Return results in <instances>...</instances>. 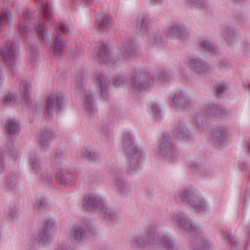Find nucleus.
<instances>
[{
  "label": "nucleus",
  "mask_w": 250,
  "mask_h": 250,
  "mask_svg": "<svg viewBox=\"0 0 250 250\" xmlns=\"http://www.w3.org/2000/svg\"><path fill=\"white\" fill-rule=\"evenodd\" d=\"M114 185L121 195L127 196L131 195L132 188L123 176H118L114 181Z\"/></svg>",
  "instance_id": "23"
},
{
  "label": "nucleus",
  "mask_w": 250,
  "mask_h": 250,
  "mask_svg": "<svg viewBox=\"0 0 250 250\" xmlns=\"http://www.w3.org/2000/svg\"><path fill=\"white\" fill-rule=\"evenodd\" d=\"M221 33L224 40L229 44L237 42L239 39V31L231 26L227 25L223 27Z\"/></svg>",
  "instance_id": "22"
},
{
  "label": "nucleus",
  "mask_w": 250,
  "mask_h": 250,
  "mask_svg": "<svg viewBox=\"0 0 250 250\" xmlns=\"http://www.w3.org/2000/svg\"><path fill=\"white\" fill-rule=\"evenodd\" d=\"M4 128L6 134L11 137L18 135L20 132L19 121L16 119H9L7 120Z\"/></svg>",
  "instance_id": "25"
},
{
  "label": "nucleus",
  "mask_w": 250,
  "mask_h": 250,
  "mask_svg": "<svg viewBox=\"0 0 250 250\" xmlns=\"http://www.w3.org/2000/svg\"><path fill=\"white\" fill-rule=\"evenodd\" d=\"M167 38L185 39L189 35L188 30L184 23L180 22H174L164 30Z\"/></svg>",
  "instance_id": "13"
},
{
  "label": "nucleus",
  "mask_w": 250,
  "mask_h": 250,
  "mask_svg": "<svg viewBox=\"0 0 250 250\" xmlns=\"http://www.w3.org/2000/svg\"><path fill=\"white\" fill-rule=\"evenodd\" d=\"M66 104V99L62 91H55L49 94L46 101L47 115L53 116V112L59 114L63 111Z\"/></svg>",
  "instance_id": "9"
},
{
  "label": "nucleus",
  "mask_w": 250,
  "mask_h": 250,
  "mask_svg": "<svg viewBox=\"0 0 250 250\" xmlns=\"http://www.w3.org/2000/svg\"><path fill=\"white\" fill-rule=\"evenodd\" d=\"M136 26L141 32H146L145 42L149 48L158 46L162 43L163 39L160 31L151 28V20L148 14L141 13L138 15Z\"/></svg>",
  "instance_id": "2"
},
{
  "label": "nucleus",
  "mask_w": 250,
  "mask_h": 250,
  "mask_svg": "<svg viewBox=\"0 0 250 250\" xmlns=\"http://www.w3.org/2000/svg\"><path fill=\"white\" fill-rule=\"evenodd\" d=\"M92 175L89 173H86L84 176V180L88 184L92 183Z\"/></svg>",
  "instance_id": "60"
},
{
  "label": "nucleus",
  "mask_w": 250,
  "mask_h": 250,
  "mask_svg": "<svg viewBox=\"0 0 250 250\" xmlns=\"http://www.w3.org/2000/svg\"><path fill=\"white\" fill-rule=\"evenodd\" d=\"M132 250H153V228L145 234H133L128 239Z\"/></svg>",
  "instance_id": "8"
},
{
  "label": "nucleus",
  "mask_w": 250,
  "mask_h": 250,
  "mask_svg": "<svg viewBox=\"0 0 250 250\" xmlns=\"http://www.w3.org/2000/svg\"><path fill=\"white\" fill-rule=\"evenodd\" d=\"M242 54L244 56L250 55V42H245L242 48Z\"/></svg>",
  "instance_id": "57"
},
{
  "label": "nucleus",
  "mask_w": 250,
  "mask_h": 250,
  "mask_svg": "<svg viewBox=\"0 0 250 250\" xmlns=\"http://www.w3.org/2000/svg\"><path fill=\"white\" fill-rule=\"evenodd\" d=\"M180 229L191 235H199L198 239L194 241L191 250H213L214 249L212 244L203 235L200 226L189 217Z\"/></svg>",
  "instance_id": "4"
},
{
  "label": "nucleus",
  "mask_w": 250,
  "mask_h": 250,
  "mask_svg": "<svg viewBox=\"0 0 250 250\" xmlns=\"http://www.w3.org/2000/svg\"><path fill=\"white\" fill-rule=\"evenodd\" d=\"M84 225L88 231H90L93 229V222L90 220H85L84 221Z\"/></svg>",
  "instance_id": "59"
},
{
  "label": "nucleus",
  "mask_w": 250,
  "mask_h": 250,
  "mask_svg": "<svg viewBox=\"0 0 250 250\" xmlns=\"http://www.w3.org/2000/svg\"><path fill=\"white\" fill-rule=\"evenodd\" d=\"M187 65L191 71L198 74L206 73L210 70L209 65L205 61L198 57L190 59Z\"/></svg>",
  "instance_id": "20"
},
{
  "label": "nucleus",
  "mask_w": 250,
  "mask_h": 250,
  "mask_svg": "<svg viewBox=\"0 0 250 250\" xmlns=\"http://www.w3.org/2000/svg\"><path fill=\"white\" fill-rule=\"evenodd\" d=\"M48 205V201L46 199L42 196L36 198L34 203V207L38 210L45 209Z\"/></svg>",
  "instance_id": "46"
},
{
  "label": "nucleus",
  "mask_w": 250,
  "mask_h": 250,
  "mask_svg": "<svg viewBox=\"0 0 250 250\" xmlns=\"http://www.w3.org/2000/svg\"><path fill=\"white\" fill-rule=\"evenodd\" d=\"M42 229L54 234L57 229V224L55 220L53 218H50L45 219Z\"/></svg>",
  "instance_id": "41"
},
{
  "label": "nucleus",
  "mask_w": 250,
  "mask_h": 250,
  "mask_svg": "<svg viewBox=\"0 0 250 250\" xmlns=\"http://www.w3.org/2000/svg\"><path fill=\"white\" fill-rule=\"evenodd\" d=\"M227 128L225 127L219 126L214 129L211 139L215 146H220L226 140L227 138Z\"/></svg>",
  "instance_id": "24"
},
{
  "label": "nucleus",
  "mask_w": 250,
  "mask_h": 250,
  "mask_svg": "<svg viewBox=\"0 0 250 250\" xmlns=\"http://www.w3.org/2000/svg\"><path fill=\"white\" fill-rule=\"evenodd\" d=\"M81 153L82 159L89 163H92L94 158V150L92 146L83 148Z\"/></svg>",
  "instance_id": "44"
},
{
  "label": "nucleus",
  "mask_w": 250,
  "mask_h": 250,
  "mask_svg": "<svg viewBox=\"0 0 250 250\" xmlns=\"http://www.w3.org/2000/svg\"><path fill=\"white\" fill-rule=\"evenodd\" d=\"M32 15L33 14L32 13L26 11L23 13V18L25 20H27L28 19L31 18V17L32 16Z\"/></svg>",
  "instance_id": "61"
},
{
  "label": "nucleus",
  "mask_w": 250,
  "mask_h": 250,
  "mask_svg": "<svg viewBox=\"0 0 250 250\" xmlns=\"http://www.w3.org/2000/svg\"><path fill=\"white\" fill-rule=\"evenodd\" d=\"M123 47L124 50L123 56L119 60H114L112 64V67H116L123 62V60L129 61L139 54V49L135 45L134 42L132 39L126 41L123 44Z\"/></svg>",
  "instance_id": "16"
},
{
  "label": "nucleus",
  "mask_w": 250,
  "mask_h": 250,
  "mask_svg": "<svg viewBox=\"0 0 250 250\" xmlns=\"http://www.w3.org/2000/svg\"><path fill=\"white\" fill-rule=\"evenodd\" d=\"M35 28L38 36L42 39L43 42L47 43L49 40L46 35V31L44 23L39 21L38 23L35 24Z\"/></svg>",
  "instance_id": "39"
},
{
  "label": "nucleus",
  "mask_w": 250,
  "mask_h": 250,
  "mask_svg": "<svg viewBox=\"0 0 250 250\" xmlns=\"http://www.w3.org/2000/svg\"><path fill=\"white\" fill-rule=\"evenodd\" d=\"M222 237L225 241H229L233 245L231 250H237L239 243L237 242L232 235L231 234L229 231L222 230L221 231Z\"/></svg>",
  "instance_id": "43"
},
{
  "label": "nucleus",
  "mask_w": 250,
  "mask_h": 250,
  "mask_svg": "<svg viewBox=\"0 0 250 250\" xmlns=\"http://www.w3.org/2000/svg\"><path fill=\"white\" fill-rule=\"evenodd\" d=\"M76 86L78 88H80L82 86V82L81 78H78L76 80Z\"/></svg>",
  "instance_id": "63"
},
{
  "label": "nucleus",
  "mask_w": 250,
  "mask_h": 250,
  "mask_svg": "<svg viewBox=\"0 0 250 250\" xmlns=\"http://www.w3.org/2000/svg\"><path fill=\"white\" fill-rule=\"evenodd\" d=\"M19 89L21 94L27 105H29L31 102L30 99V85L25 81L21 82L19 85Z\"/></svg>",
  "instance_id": "34"
},
{
  "label": "nucleus",
  "mask_w": 250,
  "mask_h": 250,
  "mask_svg": "<svg viewBox=\"0 0 250 250\" xmlns=\"http://www.w3.org/2000/svg\"><path fill=\"white\" fill-rule=\"evenodd\" d=\"M187 164L190 169L195 172L201 170L203 172L204 167L201 166L199 162L196 161L194 159L190 158L187 159Z\"/></svg>",
  "instance_id": "48"
},
{
  "label": "nucleus",
  "mask_w": 250,
  "mask_h": 250,
  "mask_svg": "<svg viewBox=\"0 0 250 250\" xmlns=\"http://www.w3.org/2000/svg\"><path fill=\"white\" fill-rule=\"evenodd\" d=\"M16 101V96L9 92L6 94L2 99V102L5 105H10L14 104Z\"/></svg>",
  "instance_id": "53"
},
{
  "label": "nucleus",
  "mask_w": 250,
  "mask_h": 250,
  "mask_svg": "<svg viewBox=\"0 0 250 250\" xmlns=\"http://www.w3.org/2000/svg\"><path fill=\"white\" fill-rule=\"evenodd\" d=\"M59 28L61 31L64 34H67L70 32V30L68 26L64 23H60Z\"/></svg>",
  "instance_id": "58"
},
{
  "label": "nucleus",
  "mask_w": 250,
  "mask_h": 250,
  "mask_svg": "<svg viewBox=\"0 0 250 250\" xmlns=\"http://www.w3.org/2000/svg\"><path fill=\"white\" fill-rule=\"evenodd\" d=\"M8 156L11 160H16L19 157L18 150L14 147L13 143L12 142H10L5 147L0 149V174L6 169Z\"/></svg>",
  "instance_id": "15"
},
{
  "label": "nucleus",
  "mask_w": 250,
  "mask_h": 250,
  "mask_svg": "<svg viewBox=\"0 0 250 250\" xmlns=\"http://www.w3.org/2000/svg\"><path fill=\"white\" fill-rule=\"evenodd\" d=\"M19 29L21 36L23 39H25L27 37L29 33V29L26 23L24 22H20Z\"/></svg>",
  "instance_id": "54"
},
{
  "label": "nucleus",
  "mask_w": 250,
  "mask_h": 250,
  "mask_svg": "<svg viewBox=\"0 0 250 250\" xmlns=\"http://www.w3.org/2000/svg\"><path fill=\"white\" fill-rule=\"evenodd\" d=\"M54 234L41 229L38 234L39 241L42 245H46L53 240Z\"/></svg>",
  "instance_id": "36"
},
{
  "label": "nucleus",
  "mask_w": 250,
  "mask_h": 250,
  "mask_svg": "<svg viewBox=\"0 0 250 250\" xmlns=\"http://www.w3.org/2000/svg\"><path fill=\"white\" fill-rule=\"evenodd\" d=\"M113 26L112 19L111 16H104L100 20L97 31L99 33H107Z\"/></svg>",
  "instance_id": "31"
},
{
  "label": "nucleus",
  "mask_w": 250,
  "mask_h": 250,
  "mask_svg": "<svg viewBox=\"0 0 250 250\" xmlns=\"http://www.w3.org/2000/svg\"><path fill=\"white\" fill-rule=\"evenodd\" d=\"M55 179L59 184L66 185L73 181L74 175L70 172L61 170L56 173Z\"/></svg>",
  "instance_id": "30"
},
{
  "label": "nucleus",
  "mask_w": 250,
  "mask_h": 250,
  "mask_svg": "<svg viewBox=\"0 0 250 250\" xmlns=\"http://www.w3.org/2000/svg\"><path fill=\"white\" fill-rule=\"evenodd\" d=\"M178 137L180 139L188 140L192 137L189 129L184 123H180L177 128Z\"/></svg>",
  "instance_id": "35"
},
{
  "label": "nucleus",
  "mask_w": 250,
  "mask_h": 250,
  "mask_svg": "<svg viewBox=\"0 0 250 250\" xmlns=\"http://www.w3.org/2000/svg\"><path fill=\"white\" fill-rule=\"evenodd\" d=\"M123 137L126 159L125 170L128 174H134L141 168L145 155L142 150L135 145L134 136L130 132L125 131Z\"/></svg>",
  "instance_id": "1"
},
{
  "label": "nucleus",
  "mask_w": 250,
  "mask_h": 250,
  "mask_svg": "<svg viewBox=\"0 0 250 250\" xmlns=\"http://www.w3.org/2000/svg\"><path fill=\"white\" fill-rule=\"evenodd\" d=\"M127 79L123 75H117L113 79L112 84L115 87H121L126 83Z\"/></svg>",
  "instance_id": "50"
},
{
  "label": "nucleus",
  "mask_w": 250,
  "mask_h": 250,
  "mask_svg": "<svg viewBox=\"0 0 250 250\" xmlns=\"http://www.w3.org/2000/svg\"><path fill=\"white\" fill-rule=\"evenodd\" d=\"M162 138L159 141V145L156 151L160 156L170 160L174 158L177 156L175 146L172 138L167 133H163Z\"/></svg>",
  "instance_id": "11"
},
{
  "label": "nucleus",
  "mask_w": 250,
  "mask_h": 250,
  "mask_svg": "<svg viewBox=\"0 0 250 250\" xmlns=\"http://www.w3.org/2000/svg\"><path fill=\"white\" fill-rule=\"evenodd\" d=\"M56 36L54 42V54L55 56L60 57L63 53L66 43L62 39L61 35L59 33L58 27H55Z\"/></svg>",
  "instance_id": "29"
},
{
  "label": "nucleus",
  "mask_w": 250,
  "mask_h": 250,
  "mask_svg": "<svg viewBox=\"0 0 250 250\" xmlns=\"http://www.w3.org/2000/svg\"><path fill=\"white\" fill-rule=\"evenodd\" d=\"M68 240L74 245L81 244L86 238V230L80 224L73 225L67 232Z\"/></svg>",
  "instance_id": "17"
},
{
  "label": "nucleus",
  "mask_w": 250,
  "mask_h": 250,
  "mask_svg": "<svg viewBox=\"0 0 250 250\" xmlns=\"http://www.w3.org/2000/svg\"><path fill=\"white\" fill-rule=\"evenodd\" d=\"M187 3L193 7L204 8L207 6V0H187Z\"/></svg>",
  "instance_id": "51"
},
{
  "label": "nucleus",
  "mask_w": 250,
  "mask_h": 250,
  "mask_svg": "<svg viewBox=\"0 0 250 250\" xmlns=\"http://www.w3.org/2000/svg\"><path fill=\"white\" fill-rule=\"evenodd\" d=\"M148 0L151 4H152L153 5H155V4H160L162 3V2H163L164 0Z\"/></svg>",
  "instance_id": "62"
},
{
  "label": "nucleus",
  "mask_w": 250,
  "mask_h": 250,
  "mask_svg": "<svg viewBox=\"0 0 250 250\" xmlns=\"http://www.w3.org/2000/svg\"><path fill=\"white\" fill-rule=\"evenodd\" d=\"M95 84L99 89L100 93L104 99L107 98L110 81L104 73H99L95 76Z\"/></svg>",
  "instance_id": "18"
},
{
  "label": "nucleus",
  "mask_w": 250,
  "mask_h": 250,
  "mask_svg": "<svg viewBox=\"0 0 250 250\" xmlns=\"http://www.w3.org/2000/svg\"><path fill=\"white\" fill-rule=\"evenodd\" d=\"M226 90V87L222 84H220L217 86L214 91V94L218 98L222 97V95L225 92Z\"/></svg>",
  "instance_id": "56"
},
{
  "label": "nucleus",
  "mask_w": 250,
  "mask_h": 250,
  "mask_svg": "<svg viewBox=\"0 0 250 250\" xmlns=\"http://www.w3.org/2000/svg\"><path fill=\"white\" fill-rule=\"evenodd\" d=\"M38 53V46L36 44H28L27 49V57L32 62L35 61L36 56Z\"/></svg>",
  "instance_id": "49"
},
{
  "label": "nucleus",
  "mask_w": 250,
  "mask_h": 250,
  "mask_svg": "<svg viewBox=\"0 0 250 250\" xmlns=\"http://www.w3.org/2000/svg\"><path fill=\"white\" fill-rule=\"evenodd\" d=\"M173 77L171 72L167 69H164L156 74V77L161 82H166L170 80Z\"/></svg>",
  "instance_id": "47"
},
{
  "label": "nucleus",
  "mask_w": 250,
  "mask_h": 250,
  "mask_svg": "<svg viewBox=\"0 0 250 250\" xmlns=\"http://www.w3.org/2000/svg\"><path fill=\"white\" fill-rule=\"evenodd\" d=\"M41 2L40 5V12L42 15L44 20H48L52 16V10L51 5L48 4H44L43 2H41L42 0H36Z\"/></svg>",
  "instance_id": "42"
},
{
  "label": "nucleus",
  "mask_w": 250,
  "mask_h": 250,
  "mask_svg": "<svg viewBox=\"0 0 250 250\" xmlns=\"http://www.w3.org/2000/svg\"><path fill=\"white\" fill-rule=\"evenodd\" d=\"M12 19V14L10 10H0V27L3 26L5 23L10 22Z\"/></svg>",
  "instance_id": "45"
},
{
  "label": "nucleus",
  "mask_w": 250,
  "mask_h": 250,
  "mask_svg": "<svg viewBox=\"0 0 250 250\" xmlns=\"http://www.w3.org/2000/svg\"><path fill=\"white\" fill-rule=\"evenodd\" d=\"M171 100L172 107L178 112L184 111L189 108L192 104L190 98L182 90L175 91Z\"/></svg>",
  "instance_id": "14"
},
{
  "label": "nucleus",
  "mask_w": 250,
  "mask_h": 250,
  "mask_svg": "<svg viewBox=\"0 0 250 250\" xmlns=\"http://www.w3.org/2000/svg\"><path fill=\"white\" fill-rule=\"evenodd\" d=\"M19 44L17 42H8L0 47V58L9 66L13 75L18 71V55Z\"/></svg>",
  "instance_id": "5"
},
{
  "label": "nucleus",
  "mask_w": 250,
  "mask_h": 250,
  "mask_svg": "<svg viewBox=\"0 0 250 250\" xmlns=\"http://www.w3.org/2000/svg\"><path fill=\"white\" fill-rule=\"evenodd\" d=\"M95 214L112 223L118 222L121 217L120 214L108 207L105 200L98 194H95Z\"/></svg>",
  "instance_id": "7"
},
{
  "label": "nucleus",
  "mask_w": 250,
  "mask_h": 250,
  "mask_svg": "<svg viewBox=\"0 0 250 250\" xmlns=\"http://www.w3.org/2000/svg\"><path fill=\"white\" fill-rule=\"evenodd\" d=\"M6 190L10 192H16L19 189L17 174L11 172L7 175L6 181Z\"/></svg>",
  "instance_id": "28"
},
{
  "label": "nucleus",
  "mask_w": 250,
  "mask_h": 250,
  "mask_svg": "<svg viewBox=\"0 0 250 250\" xmlns=\"http://www.w3.org/2000/svg\"><path fill=\"white\" fill-rule=\"evenodd\" d=\"M179 195L183 205L188 208H191L195 212L205 213L208 210L206 202L195 189L192 188L181 189L179 191Z\"/></svg>",
  "instance_id": "3"
},
{
  "label": "nucleus",
  "mask_w": 250,
  "mask_h": 250,
  "mask_svg": "<svg viewBox=\"0 0 250 250\" xmlns=\"http://www.w3.org/2000/svg\"><path fill=\"white\" fill-rule=\"evenodd\" d=\"M38 151L34 150L30 152L28 163L35 173L40 175L41 183L43 186L49 185L52 182V174L46 169H42L39 159Z\"/></svg>",
  "instance_id": "10"
},
{
  "label": "nucleus",
  "mask_w": 250,
  "mask_h": 250,
  "mask_svg": "<svg viewBox=\"0 0 250 250\" xmlns=\"http://www.w3.org/2000/svg\"><path fill=\"white\" fill-rule=\"evenodd\" d=\"M151 111L153 115L156 119H159L162 117L161 110L158 105L154 104L151 106Z\"/></svg>",
  "instance_id": "55"
},
{
  "label": "nucleus",
  "mask_w": 250,
  "mask_h": 250,
  "mask_svg": "<svg viewBox=\"0 0 250 250\" xmlns=\"http://www.w3.org/2000/svg\"><path fill=\"white\" fill-rule=\"evenodd\" d=\"M154 82V78L152 74L143 70H138L134 72L129 84L134 92H141L152 86Z\"/></svg>",
  "instance_id": "6"
},
{
  "label": "nucleus",
  "mask_w": 250,
  "mask_h": 250,
  "mask_svg": "<svg viewBox=\"0 0 250 250\" xmlns=\"http://www.w3.org/2000/svg\"><path fill=\"white\" fill-rule=\"evenodd\" d=\"M208 117H214L218 118H225L229 114L227 110L221 105L210 103L206 105L203 108Z\"/></svg>",
  "instance_id": "21"
},
{
  "label": "nucleus",
  "mask_w": 250,
  "mask_h": 250,
  "mask_svg": "<svg viewBox=\"0 0 250 250\" xmlns=\"http://www.w3.org/2000/svg\"><path fill=\"white\" fill-rule=\"evenodd\" d=\"M98 55L100 59L106 64H110L113 60L109 48L104 44H103L100 47Z\"/></svg>",
  "instance_id": "32"
},
{
  "label": "nucleus",
  "mask_w": 250,
  "mask_h": 250,
  "mask_svg": "<svg viewBox=\"0 0 250 250\" xmlns=\"http://www.w3.org/2000/svg\"><path fill=\"white\" fill-rule=\"evenodd\" d=\"M233 1L237 4H242L249 2V0H233Z\"/></svg>",
  "instance_id": "64"
},
{
  "label": "nucleus",
  "mask_w": 250,
  "mask_h": 250,
  "mask_svg": "<svg viewBox=\"0 0 250 250\" xmlns=\"http://www.w3.org/2000/svg\"><path fill=\"white\" fill-rule=\"evenodd\" d=\"M200 46L206 51L210 52H215L216 50L215 46L208 40H204L201 42Z\"/></svg>",
  "instance_id": "52"
},
{
  "label": "nucleus",
  "mask_w": 250,
  "mask_h": 250,
  "mask_svg": "<svg viewBox=\"0 0 250 250\" xmlns=\"http://www.w3.org/2000/svg\"><path fill=\"white\" fill-rule=\"evenodd\" d=\"M55 132L48 128H42L37 135L40 146L44 150L48 149L50 143L55 138Z\"/></svg>",
  "instance_id": "19"
},
{
  "label": "nucleus",
  "mask_w": 250,
  "mask_h": 250,
  "mask_svg": "<svg viewBox=\"0 0 250 250\" xmlns=\"http://www.w3.org/2000/svg\"><path fill=\"white\" fill-rule=\"evenodd\" d=\"M81 209L84 213H90L94 211V193L85 194L81 204Z\"/></svg>",
  "instance_id": "27"
},
{
  "label": "nucleus",
  "mask_w": 250,
  "mask_h": 250,
  "mask_svg": "<svg viewBox=\"0 0 250 250\" xmlns=\"http://www.w3.org/2000/svg\"><path fill=\"white\" fill-rule=\"evenodd\" d=\"M66 158V154L62 150L58 149L54 151L51 156V161L53 165H59L62 161Z\"/></svg>",
  "instance_id": "38"
},
{
  "label": "nucleus",
  "mask_w": 250,
  "mask_h": 250,
  "mask_svg": "<svg viewBox=\"0 0 250 250\" xmlns=\"http://www.w3.org/2000/svg\"><path fill=\"white\" fill-rule=\"evenodd\" d=\"M5 213L7 216L12 220L17 219L19 216V212L15 204L9 205L5 208Z\"/></svg>",
  "instance_id": "40"
},
{
  "label": "nucleus",
  "mask_w": 250,
  "mask_h": 250,
  "mask_svg": "<svg viewBox=\"0 0 250 250\" xmlns=\"http://www.w3.org/2000/svg\"><path fill=\"white\" fill-rule=\"evenodd\" d=\"M208 116L204 109L197 112L193 117V121L197 127H202L206 122Z\"/></svg>",
  "instance_id": "37"
},
{
  "label": "nucleus",
  "mask_w": 250,
  "mask_h": 250,
  "mask_svg": "<svg viewBox=\"0 0 250 250\" xmlns=\"http://www.w3.org/2000/svg\"><path fill=\"white\" fill-rule=\"evenodd\" d=\"M188 217L189 216L185 212L181 210H177L172 214L171 221L173 224L181 228Z\"/></svg>",
  "instance_id": "33"
},
{
  "label": "nucleus",
  "mask_w": 250,
  "mask_h": 250,
  "mask_svg": "<svg viewBox=\"0 0 250 250\" xmlns=\"http://www.w3.org/2000/svg\"><path fill=\"white\" fill-rule=\"evenodd\" d=\"M153 250L165 248L167 250H177L175 240L170 235L158 231L153 228Z\"/></svg>",
  "instance_id": "12"
},
{
  "label": "nucleus",
  "mask_w": 250,
  "mask_h": 250,
  "mask_svg": "<svg viewBox=\"0 0 250 250\" xmlns=\"http://www.w3.org/2000/svg\"><path fill=\"white\" fill-rule=\"evenodd\" d=\"M83 100L85 114L92 118L94 115V95L92 91H86Z\"/></svg>",
  "instance_id": "26"
}]
</instances>
